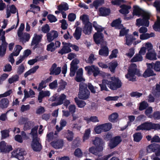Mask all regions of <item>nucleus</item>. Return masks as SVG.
I'll list each match as a JSON object with an SVG mask.
<instances>
[{
  "instance_id": "e433bc0d",
  "label": "nucleus",
  "mask_w": 160,
  "mask_h": 160,
  "mask_svg": "<svg viewBox=\"0 0 160 160\" xmlns=\"http://www.w3.org/2000/svg\"><path fill=\"white\" fill-rule=\"evenodd\" d=\"M38 128V126H36L34 127L31 130L30 134L32 136L33 139H39V138L38 137V136L37 130Z\"/></svg>"
},
{
  "instance_id": "9b49d317",
  "label": "nucleus",
  "mask_w": 160,
  "mask_h": 160,
  "mask_svg": "<svg viewBox=\"0 0 160 160\" xmlns=\"http://www.w3.org/2000/svg\"><path fill=\"white\" fill-rule=\"evenodd\" d=\"M148 68L143 73L142 76L145 78L150 77L155 75L152 69L153 67L154 63H147Z\"/></svg>"
},
{
  "instance_id": "3c124183",
  "label": "nucleus",
  "mask_w": 160,
  "mask_h": 160,
  "mask_svg": "<svg viewBox=\"0 0 160 160\" xmlns=\"http://www.w3.org/2000/svg\"><path fill=\"white\" fill-rule=\"evenodd\" d=\"M148 106V103L147 102L143 101L140 103L139 109L140 110L142 111L145 109Z\"/></svg>"
},
{
  "instance_id": "5701e85b",
  "label": "nucleus",
  "mask_w": 160,
  "mask_h": 160,
  "mask_svg": "<svg viewBox=\"0 0 160 160\" xmlns=\"http://www.w3.org/2000/svg\"><path fill=\"white\" fill-rule=\"evenodd\" d=\"M66 98V96L64 94H61L58 98V102H54L52 104V106H56L62 104L64 100Z\"/></svg>"
},
{
  "instance_id": "c9c22d12",
  "label": "nucleus",
  "mask_w": 160,
  "mask_h": 160,
  "mask_svg": "<svg viewBox=\"0 0 160 160\" xmlns=\"http://www.w3.org/2000/svg\"><path fill=\"white\" fill-rule=\"evenodd\" d=\"M100 15L102 16H106L109 15L110 12V10L104 8H101L99 9Z\"/></svg>"
},
{
  "instance_id": "473e14b6",
  "label": "nucleus",
  "mask_w": 160,
  "mask_h": 160,
  "mask_svg": "<svg viewBox=\"0 0 160 160\" xmlns=\"http://www.w3.org/2000/svg\"><path fill=\"white\" fill-rule=\"evenodd\" d=\"M126 44L128 46L131 45L133 41L136 40V38L132 37L131 35L126 34L125 36Z\"/></svg>"
},
{
  "instance_id": "20e7f679",
  "label": "nucleus",
  "mask_w": 160,
  "mask_h": 160,
  "mask_svg": "<svg viewBox=\"0 0 160 160\" xmlns=\"http://www.w3.org/2000/svg\"><path fill=\"white\" fill-rule=\"evenodd\" d=\"M24 28V24L21 23L17 32L20 41L22 42H26L29 40L30 38V34L26 32L23 33L22 32Z\"/></svg>"
},
{
  "instance_id": "49530a36",
  "label": "nucleus",
  "mask_w": 160,
  "mask_h": 160,
  "mask_svg": "<svg viewBox=\"0 0 160 160\" xmlns=\"http://www.w3.org/2000/svg\"><path fill=\"white\" fill-rule=\"evenodd\" d=\"M56 49L55 44L53 42H50V43L47 46V50L48 51L52 52Z\"/></svg>"
},
{
  "instance_id": "7c9ffc66",
  "label": "nucleus",
  "mask_w": 160,
  "mask_h": 160,
  "mask_svg": "<svg viewBox=\"0 0 160 160\" xmlns=\"http://www.w3.org/2000/svg\"><path fill=\"white\" fill-rule=\"evenodd\" d=\"M9 101L8 99L4 98L0 100V108L3 109L7 108L9 104Z\"/></svg>"
},
{
  "instance_id": "c756f323",
  "label": "nucleus",
  "mask_w": 160,
  "mask_h": 160,
  "mask_svg": "<svg viewBox=\"0 0 160 160\" xmlns=\"http://www.w3.org/2000/svg\"><path fill=\"white\" fill-rule=\"evenodd\" d=\"M21 120L23 124H24V130L30 129L32 125L31 122L29 121L28 118H22Z\"/></svg>"
},
{
  "instance_id": "7ed1b4c3",
  "label": "nucleus",
  "mask_w": 160,
  "mask_h": 160,
  "mask_svg": "<svg viewBox=\"0 0 160 160\" xmlns=\"http://www.w3.org/2000/svg\"><path fill=\"white\" fill-rule=\"evenodd\" d=\"M158 130L160 129V125L159 124H155L151 122H146L138 126L136 131L140 130H149L151 129Z\"/></svg>"
},
{
  "instance_id": "393cba45",
  "label": "nucleus",
  "mask_w": 160,
  "mask_h": 160,
  "mask_svg": "<svg viewBox=\"0 0 160 160\" xmlns=\"http://www.w3.org/2000/svg\"><path fill=\"white\" fill-rule=\"evenodd\" d=\"M58 133L55 132L54 133L52 132H48L46 136V140L48 142H50L52 140H54L58 138Z\"/></svg>"
},
{
  "instance_id": "bb28decb",
  "label": "nucleus",
  "mask_w": 160,
  "mask_h": 160,
  "mask_svg": "<svg viewBox=\"0 0 160 160\" xmlns=\"http://www.w3.org/2000/svg\"><path fill=\"white\" fill-rule=\"evenodd\" d=\"M92 29L91 23L88 22L87 24H85L82 31L85 34L90 35L91 34Z\"/></svg>"
},
{
  "instance_id": "c85d7f7f",
  "label": "nucleus",
  "mask_w": 160,
  "mask_h": 160,
  "mask_svg": "<svg viewBox=\"0 0 160 160\" xmlns=\"http://www.w3.org/2000/svg\"><path fill=\"white\" fill-rule=\"evenodd\" d=\"M157 54L155 50H152L151 51L148 52L146 55V58L150 60H156L157 58Z\"/></svg>"
},
{
  "instance_id": "13d9d810",
  "label": "nucleus",
  "mask_w": 160,
  "mask_h": 160,
  "mask_svg": "<svg viewBox=\"0 0 160 160\" xmlns=\"http://www.w3.org/2000/svg\"><path fill=\"white\" fill-rule=\"evenodd\" d=\"M118 115L117 113L114 112L111 114L109 117V120L114 122L118 118Z\"/></svg>"
},
{
  "instance_id": "680f3d73",
  "label": "nucleus",
  "mask_w": 160,
  "mask_h": 160,
  "mask_svg": "<svg viewBox=\"0 0 160 160\" xmlns=\"http://www.w3.org/2000/svg\"><path fill=\"white\" fill-rule=\"evenodd\" d=\"M42 31L44 33H48L50 30V27L49 25L46 24L43 26L42 28Z\"/></svg>"
},
{
  "instance_id": "de8ad7c7",
  "label": "nucleus",
  "mask_w": 160,
  "mask_h": 160,
  "mask_svg": "<svg viewBox=\"0 0 160 160\" xmlns=\"http://www.w3.org/2000/svg\"><path fill=\"white\" fill-rule=\"evenodd\" d=\"M89 152L92 153L97 155H98L99 156H101V154H99V153L101 151H99V149H97V147L95 148L94 147H92L89 148Z\"/></svg>"
},
{
  "instance_id": "37998d69",
  "label": "nucleus",
  "mask_w": 160,
  "mask_h": 160,
  "mask_svg": "<svg viewBox=\"0 0 160 160\" xmlns=\"http://www.w3.org/2000/svg\"><path fill=\"white\" fill-rule=\"evenodd\" d=\"M93 26L97 31V32L99 33V32H102L104 29V28L98 24L96 22H93Z\"/></svg>"
},
{
  "instance_id": "a18cd8bd",
  "label": "nucleus",
  "mask_w": 160,
  "mask_h": 160,
  "mask_svg": "<svg viewBox=\"0 0 160 160\" xmlns=\"http://www.w3.org/2000/svg\"><path fill=\"white\" fill-rule=\"evenodd\" d=\"M134 141L136 142H139L142 139V136L140 132H136L133 135Z\"/></svg>"
},
{
  "instance_id": "a19ab883",
  "label": "nucleus",
  "mask_w": 160,
  "mask_h": 160,
  "mask_svg": "<svg viewBox=\"0 0 160 160\" xmlns=\"http://www.w3.org/2000/svg\"><path fill=\"white\" fill-rule=\"evenodd\" d=\"M65 136L68 141H71L73 138V133L72 131L68 130L65 132Z\"/></svg>"
},
{
  "instance_id": "2f4dec72",
  "label": "nucleus",
  "mask_w": 160,
  "mask_h": 160,
  "mask_svg": "<svg viewBox=\"0 0 160 160\" xmlns=\"http://www.w3.org/2000/svg\"><path fill=\"white\" fill-rule=\"evenodd\" d=\"M121 9L119 10V12L123 14H128L129 12V10L131 7L129 6L123 5L120 6Z\"/></svg>"
},
{
  "instance_id": "69168bd1",
  "label": "nucleus",
  "mask_w": 160,
  "mask_h": 160,
  "mask_svg": "<svg viewBox=\"0 0 160 160\" xmlns=\"http://www.w3.org/2000/svg\"><path fill=\"white\" fill-rule=\"evenodd\" d=\"M30 108V106L29 105H22L21 106L20 110L22 112H24L29 110Z\"/></svg>"
},
{
  "instance_id": "f3484780",
  "label": "nucleus",
  "mask_w": 160,
  "mask_h": 160,
  "mask_svg": "<svg viewBox=\"0 0 160 160\" xmlns=\"http://www.w3.org/2000/svg\"><path fill=\"white\" fill-rule=\"evenodd\" d=\"M40 139H32L31 146L33 150L35 151H40L42 149V146L39 142Z\"/></svg>"
},
{
  "instance_id": "58836bf2",
  "label": "nucleus",
  "mask_w": 160,
  "mask_h": 160,
  "mask_svg": "<svg viewBox=\"0 0 160 160\" xmlns=\"http://www.w3.org/2000/svg\"><path fill=\"white\" fill-rule=\"evenodd\" d=\"M143 58L141 55L139 53L136 54L134 57L131 59V62H140L142 60Z\"/></svg>"
},
{
  "instance_id": "4be33fe9",
  "label": "nucleus",
  "mask_w": 160,
  "mask_h": 160,
  "mask_svg": "<svg viewBox=\"0 0 160 160\" xmlns=\"http://www.w3.org/2000/svg\"><path fill=\"white\" fill-rule=\"evenodd\" d=\"M42 37V34L39 35L36 33L35 34L32 41L31 45L36 46L38 45L39 42L41 41Z\"/></svg>"
},
{
  "instance_id": "423d86ee",
  "label": "nucleus",
  "mask_w": 160,
  "mask_h": 160,
  "mask_svg": "<svg viewBox=\"0 0 160 160\" xmlns=\"http://www.w3.org/2000/svg\"><path fill=\"white\" fill-rule=\"evenodd\" d=\"M87 87V85L86 84L81 83V99L86 100L89 98L90 92Z\"/></svg>"
},
{
  "instance_id": "9d476101",
  "label": "nucleus",
  "mask_w": 160,
  "mask_h": 160,
  "mask_svg": "<svg viewBox=\"0 0 160 160\" xmlns=\"http://www.w3.org/2000/svg\"><path fill=\"white\" fill-rule=\"evenodd\" d=\"M85 68L88 74H91L93 73L94 77L97 76L100 72L98 68L94 65L87 66Z\"/></svg>"
},
{
  "instance_id": "bf43d9fd",
  "label": "nucleus",
  "mask_w": 160,
  "mask_h": 160,
  "mask_svg": "<svg viewBox=\"0 0 160 160\" xmlns=\"http://www.w3.org/2000/svg\"><path fill=\"white\" fill-rule=\"evenodd\" d=\"M116 153V152H112L111 153L104 156L103 157L102 159H99V158H98L96 160H108V159L111 157L112 156H113V155H114ZM85 160H92L90 159H87Z\"/></svg>"
},
{
  "instance_id": "5fc2aeb1",
  "label": "nucleus",
  "mask_w": 160,
  "mask_h": 160,
  "mask_svg": "<svg viewBox=\"0 0 160 160\" xmlns=\"http://www.w3.org/2000/svg\"><path fill=\"white\" fill-rule=\"evenodd\" d=\"M121 21L120 18H118L114 21L111 23V26L112 27H115L118 28L121 26Z\"/></svg>"
},
{
  "instance_id": "2eb2a0df",
  "label": "nucleus",
  "mask_w": 160,
  "mask_h": 160,
  "mask_svg": "<svg viewBox=\"0 0 160 160\" xmlns=\"http://www.w3.org/2000/svg\"><path fill=\"white\" fill-rule=\"evenodd\" d=\"M58 32L55 30H52L47 33L46 37L48 41L50 42L58 37Z\"/></svg>"
},
{
  "instance_id": "0e129e2a",
  "label": "nucleus",
  "mask_w": 160,
  "mask_h": 160,
  "mask_svg": "<svg viewBox=\"0 0 160 160\" xmlns=\"http://www.w3.org/2000/svg\"><path fill=\"white\" fill-rule=\"evenodd\" d=\"M60 22L61 23V28L63 30H66L68 28V24L65 19H62L60 21Z\"/></svg>"
},
{
  "instance_id": "ddd939ff",
  "label": "nucleus",
  "mask_w": 160,
  "mask_h": 160,
  "mask_svg": "<svg viewBox=\"0 0 160 160\" xmlns=\"http://www.w3.org/2000/svg\"><path fill=\"white\" fill-rule=\"evenodd\" d=\"M122 141L121 138L119 136H116L111 139L109 144L110 149H112L117 147Z\"/></svg>"
},
{
  "instance_id": "e2e57ef3",
  "label": "nucleus",
  "mask_w": 160,
  "mask_h": 160,
  "mask_svg": "<svg viewBox=\"0 0 160 160\" xmlns=\"http://www.w3.org/2000/svg\"><path fill=\"white\" fill-rule=\"evenodd\" d=\"M47 87V85L45 83L43 80H42L39 83L38 88V91H40L42 90L43 88H45Z\"/></svg>"
},
{
  "instance_id": "4468645a",
  "label": "nucleus",
  "mask_w": 160,
  "mask_h": 160,
  "mask_svg": "<svg viewBox=\"0 0 160 160\" xmlns=\"http://www.w3.org/2000/svg\"><path fill=\"white\" fill-rule=\"evenodd\" d=\"M50 74L51 75H58L61 72V67H57L56 63L53 64L49 69Z\"/></svg>"
},
{
  "instance_id": "0eeeda50",
  "label": "nucleus",
  "mask_w": 160,
  "mask_h": 160,
  "mask_svg": "<svg viewBox=\"0 0 160 160\" xmlns=\"http://www.w3.org/2000/svg\"><path fill=\"white\" fill-rule=\"evenodd\" d=\"M5 35V33L3 32L2 36L0 38V40L2 41V44L0 45V56L1 57L3 56L5 54L8 45L6 41Z\"/></svg>"
},
{
  "instance_id": "cd10ccee",
  "label": "nucleus",
  "mask_w": 160,
  "mask_h": 160,
  "mask_svg": "<svg viewBox=\"0 0 160 160\" xmlns=\"http://www.w3.org/2000/svg\"><path fill=\"white\" fill-rule=\"evenodd\" d=\"M9 10L8 9H7L6 13H7V18H8L9 17L11 14V13L12 14H14L16 13V12H18L15 6L13 5H12L9 7ZM17 15L18 17V13L17 12Z\"/></svg>"
},
{
  "instance_id": "79ce46f5",
  "label": "nucleus",
  "mask_w": 160,
  "mask_h": 160,
  "mask_svg": "<svg viewBox=\"0 0 160 160\" xmlns=\"http://www.w3.org/2000/svg\"><path fill=\"white\" fill-rule=\"evenodd\" d=\"M104 132L109 131L112 127V124L110 123H107L101 124Z\"/></svg>"
},
{
  "instance_id": "39448f33",
  "label": "nucleus",
  "mask_w": 160,
  "mask_h": 160,
  "mask_svg": "<svg viewBox=\"0 0 160 160\" xmlns=\"http://www.w3.org/2000/svg\"><path fill=\"white\" fill-rule=\"evenodd\" d=\"M149 15L142 16V18H140L136 20V25L138 27L141 26H144L148 27L149 25V20L152 17V15L150 12L148 13Z\"/></svg>"
},
{
  "instance_id": "c03bdc74",
  "label": "nucleus",
  "mask_w": 160,
  "mask_h": 160,
  "mask_svg": "<svg viewBox=\"0 0 160 160\" xmlns=\"http://www.w3.org/2000/svg\"><path fill=\"white\" fill-rule=\"evenodd\" d=\"M79 63V60L77 59H74L71 62L70 64V68H74L76 69H77L79 68V67L78 66V64Z\"/></svg>"
},
{
  "instance_id": "f8f14e48",
  "label": "nucleus",
  "mask_w": 160,
  "mask_h": 160,
  "mask_svg": "<svg viewBox=\"0 0 160 160\" xmlns=\"http://www.w3.org/2000/svg\"><path fill=\"white\" fill-rule=\"evenodd\" d=\"M149 12L148 11L142 10L138 6H134L133 7V16H137L138 17L143 15L148 16L149 15L148 14Z\"/></svg>"
},
{
  "instance_id": "a878e982",
  "label": "nucleus",
  "mask_w": 160,
  "mask_h": 160,
  "mask_svg": "<svg viewBox=\"0 0 160 160\" xmlns=\"http://www.w3.org/2000/svg\"><path fill=\"white\" fill-rule=\"evenodd\" d=\"M107 45H101V49L99 51V54L102 56H107L108 55L109 50Z\"/></svg>"
},
{
  "instance_id": "4d7b16f0",
  "label": "nucleus",
  "mask_w": 160,
  "mask_h": 160,
  "mask_svg": "<svg viewBox=\"0 0 160 160\" xmlns=\"http://www.w3.org/2000/svg\"><path fill=\"white\" fill-rule=\"evenodd\" d=\"M9 131L5 130L1 131L2 139H4L9 136Z\"/></svg>"
},
{
  "instance_id": "4c0bfd02",
  "label": "nucleus",
  "mask_w": 160,
  "mask_h": 160,
  "mask_svg": "<svg viewBox=\"0 0 160 160\" xmlns=\"http://www.w3.org/2000/svg\"><path fill=\"white\" fill-rule=\"evenodd\" d=\"M118 66L117 62L112 61L108 64V68L111 72H114L115 69Z\"/></svg>"
},
{
  "instance_id": "338daca9",
  "label": "nucleus",
  "mask_w": 160,
  "mask_h": 160,
  "mask_svg": "<svg viewBox=\"0 0 160 160\" xmlns=\"http://www.w3.org/2000/svg\"><path fill=\"white\" fill-rule=\"evenodd\" d=\"M49 88L51 89H54L58 87V82L57 80L54 81L52 82L49 84Z\"/></svg>"
},
{
  "instance_id": "6e6d98bb",
  "label": "nucleus",
  "mask_w": 160,
  "mask_h": 160,
  "mask_svg": "<svg viewBox=\"0 0 160 160\" xmlns=\"http://www.w3.org/2000/svg\"><path fill=\"white\" fill-rule=\"evenodd\" d=\"M19 76L18 75H15L12 76L8 79V82L10 84H12L15 82L18 81L19 79Z\"/></svg>"
},
{
  "instance_id": "6e6552de",
  "label": "nucleus",
  "mask_w": 160,
  "mask_h": 160,
  "mask_svg": "<svg viewBox=\"0 0 160 160\" xmlns=\"http://www.w3.org/2000/svg\"><path fill=\"white\" fill-rule=\"evenodd\" d=\"M26 152L21 148H18L15 149L12 153V155L15 158H17L19 160H23V156L26 155Z\"/></svg>"
},
{
  "instance_id": "052dcab7",
  "label": "nucleus",
  "mask_w": 160,
  "mask_h": 160,
  "mask_svg": "<svg viewBox=\"0 0 160 160\" xmlns=\"http://www.w3.org/2000/svg\"><path fill=\"white\" fill-rule=\"evenodd\" d=\"M94 131L96 133L99 134L104 132L101 124H100L96 127L94 128Z\"/></svg>"
},
{
  "instance_id": "dca6fc26",
  "label": "nucleus",
  "mask_w": 160,
  "mask_h": 160,
  "mask_svg": "<svg viewBox=\"0 0 160 160\" xmlns=\"http://www.w3.org/2000/svg\"><path fill=\"white\" fill-rule=\"evenodd\" d=\"M0 150L2 152L6 153L9 152L12 150L11 145H7V143L4 141L0 142Z\"/></svg>"
},
{
  "instance_id": "09e8293b",
  "label": "nucleus",
  "mask_w": 160,
  "mask_h": 160,
  "mask_svg": "<svg viewBox=\"0 0 160 160\" xmlns=\"http://www.w3.org/2000/svg\"><path fill=\"white\" fill-rule=\"evenodd\" d=\"M22 47L20 45H17L14 48V52L12 53L14 56H17L19 54L20 52L22 49Z\"/></svg>"
},
{
  "instance_id": "774afa93",
  "label": "nucleus",
  "mask_w": 160,
  "mask_h": 160,
  "mask_svg": "<svg viewBox=\"0 0 160 160\" xmlns=\"http://www.w3.org/2000/svg\"><path fill=\"white\" fill-rule=\"evenodd\" d=\"M45 111V110L44 108L41 106L37 109L36 113L38 114H41L43 113Z\"/></svg>"
},
{
  "instance_id": "72a5a7b5",
  "label": "nucleus",
  "mask_w": 160,
  "mask_h": 160,
  "mask_svg": "<svg viewBox=\"0 0 160 160\" xmlns=\"http://www.w3.org/2000/svg\"><path fill=\"white\" fill-rule=\"evenodd\" d=\"M39 68L38 66H36L33 67L25 73L24 76V77L25 78H26L28 76L36 72Z\"/></svg>"
},
{
  "instance_id": "a211bd4d",
  "label": "nucleus",
  "mask_w": 160,
  "mask_h": 160,
  "mask_svg": "<svg viewBox=\"0 0 160 160\" xmlns=\"http://www.w3.org/2000/svg\"><path fill=\"white\" fill-rule=\"evenodd\" d=\"M103 143L102 139L98 137L96 138L95 140L93 141V144L97 147V149H99L100 151H102L103 150Z\"/></svg>"
},
{
  "instance_id": "ea45409f",
  "label": "nucleus",
  "mask_w": 160,
  "mask_h": 160,
  "mask_svg": "<svg viewBox=\"0 0 160 160\" xmlns=\"http://www.w3.org/2000/svg\"><path fill=\"white\" fill-rule=\"evenodd\" d=\"M153 28L156 31H160V18L158 16H157V21L153 25Z\"/></svg>"
},
{
  "instance_id": "6ab92c4d",
  "label": "nucleus",
  "mask_w": 160,
  "mask_h": 160,
  "mask_svg": "<svg viewBox=\"0 0 160 160\" xmlns=\"http://www.w3.org/2000/svg\"><path fill=\"white\" fill-rule=\"evenodd\" d=\"M39 92L38 97V100L40 103L42 102V99L44 97H48L50 95V92L48 90H41Z\"/></svg>"
},
{
  "instance_id": "b1692460",
  "label": "nucleus",
  "mask_w": 160,
  "mask_h": 160,
  "mask_svg": "<svg viewBox=\"0 0 160 160\" xmlns=\"http://www.w3.org/2000/svg\"><path fill=\"white\" fill-rule=\"evenodd\" d=\"M160 145L158 144H151L147 148V152L148 153L158 151Z\"/></svg>"
},
{
  "instance_id": "864d4df0",
  "label": "nucleus",
  "mask_w": 160,
  "mask_h": 160,
  "mask_svg": "<svg viewBox=\"0 0 160 160\" xmlns=\"http://www.w3.org/2000/svg\"><path fill=\"white\" fill-rule=\"evenodd\" d=\"M59 84L60 85L58 89V92L63 90L65 88V87L67 85V83L66 82L63 81H61Z\"/></svg>"
},
{
  "instance_id": "f704fd0d",
  "label": "nucleus",
  "mask_w": 160,
  "mask_h": 160,
  "mask_svg": "<svg viewBox=\"0 0 160 160\" xmlns=\"http://www.w3.org/2000/svg\"><path fill=\"white\" fill-rule=\"evenodd\" d=\"M57 9L60 12L66 11L69 9L68 6L66 2H63L58 6Z\"/></svg>"
},
{
  "instance_id": "1a4fd4ad",
  "label": "nucleus",
  "mask_w": 160,
  "mask_h": 160,
  "mask_svg": "<svg viewBox=\"0 0 160 160\" xmlns=\"http://www.w3.org/2000/svg\"><path fill=\"white\" fill-rule=\"evenodd\" d=\"M93 39L97 44H101V45H107V42L104 40L103 35L102 33L95 32L93 36Z\"/></svg>"
},
{
  "instance_id": "f257e3e1",
  "label": "nucleus",
  "mask_w": 160,
  "mask_h": 160,
  "mask_svg": "<svg viewBox=\"0 0 160 160\" xmlns=\"http://www.w3.org/2000/svg\"><path fill=\"white\" fill-rule=\"evenodd\" d=\"M106 76V78L105 77V79L102 80V84H99L101 91H108L107 86L113 90H117L121 87L122 82L118 78L111 77L109 74H107Z\"/></svg>"
},
{
  "instance_id": "f03ea898",
  "label": "nucleus",
  "mask_w": 160,
  "mask_h": 160,
  "mask_svg": "<svg viewBox=\"0 0 160 160\" xmlns=\"http://www.w3.org/2000/svg\"><path fill=\"white\" fill-rule=\"evenodd\" d=\"M135 75L139 76L140 74L139 71L137 69L136 64L132 63L131 65L128 73L125 75V77L129 81H134L136 80Z\"/></svg>"
},
{
  "instance_id": "412c9836",
  "label": "nucleus",
  "mask_w": 160,
  "mask_h": 160,
  "mask_svg": "<svg viewBox=\"0 0 160 160\" xmlns=\"http://www.w3.org/2000/svg\"><path fill=\"white\" fill-rule=\"evenodd\" d=\"M70 43H66L63 46L62 48L58 51V53L62 55L63 54L69 53L71 51Z\"/></svg>"
},
{
  "instance_id": "aec40b11",
  "label": "nucleus",
  "mask_w": 160,
  "mask_h": 160,
  "mask_svg": "<svg viewBox=\"0 0 160 160\" xmlns=\"http://www.w3.org/2000/svg\"><path fill=\"white\" fill-rule=\"evenodd\" d=\"M51 144L55 148L59 149L63 146V140L61 139H58L56 141L54 140L51 142Z\"/></svg>"
},
{
  "instance_id": "603ef678",
  "label": "nucleus",
  "mask_w": 160,
  "mask_h": 160,
  "mask_svg": "<svg viewBox=\"0 0 160 160\" xmlns=\"http://www.w3.org/2000/svg\"><path fill=\"white\" fill-rule=\"evenodd\" d=\"M73 35L77 40H78L80 38V28L79 27H77L76 28Z\"/></svg>"
},
{
  "instance_id": "8fccbe9b",
  "label": "nucleus",
  "mask_w": 160,
  "mask_h": 160,
  "mask_svg": "<svg viewBox=\"0 0 160 160\" xmlns=\"http://www.w3.org/2000/svg\"><path fill=\"white\" fill-rule=\"evenodd\" d=\"M152 108L151 107H149L146 110L145 113L148 118H152V115L151 114L152 113Z\"/></svg>"
}]
</instances>
